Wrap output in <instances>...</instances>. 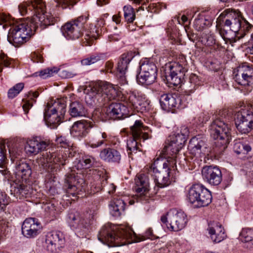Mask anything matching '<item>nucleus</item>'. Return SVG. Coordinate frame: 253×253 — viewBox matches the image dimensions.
Wrapping results in <instances>:
<instances>
[{"label":"nucleus","mask_w":253,"mask_h":253,"mask_svg":"<svg viewBox=\"0 0 253 253\" xmlns=\"http://www.w3.org/2000/svg\"><path fill=\"white\" fill-rule=\"evenodd\" d=\"M188 134V128L183 126L180 133L170 135L163 151L167 160L158 158L149 167L148 172L175 173L176 155L184 146Z\"/></svg>","instance_id":"f257e3e1"},{"label":"nucleus","mask_w":253,"mask_h":253,"mask_svg":"<svg viewBox=\"0 0 253 253\" xmlns=\"http://www.w3.org/2000/svg\"><path fill=\"white\" fill-rule=\"evenodd\" d=\"M57 20L53 15L47 14L34 16L30 24L27 20L20 21L10 28L7 40L14 46H18L26 42L39 27L44 29L48 26L53 25Z\"/></svg>","instance_id":"f03ea898"},{"label":"nucleus","mask_w":253,"mask_h":253,"mask_svg":"<svg viewBox=\"0 0 253 253\" xmlns=\"http://www.w3.org/2000/svg\"><path fill=\"white\" fill-rule=\"evenodd\" d=\"M85 92L86 103L91 105L97 99L105 104L116 99L118 95L119 87L107 82L97 81L89 84Z\"/></svg>","instance_id":"7ed1b4c3"},{"label":"nucleus","mask_w":253,"mask_h":253,"mask_svg":"<svg viewBox=\"0 0 253 253\" xmlns=\"http://www.w3.org/2000/svg\"><path fill=\"white\" fill-rule=\"evenodd\" d=\"M74 157L75 158V163L76 165V162L81 158V156L75 147H72L66 151H53L52 149L43 153L39 160V164L42 165L48 173L57 172L58 164L65 165L69 162L70 158Z\"/></svg>","instance_id":"20e7f679"},{"label":"nucleus","mask_w":253,"mask_h":253,"mask_svg":"<svg viewBox=\"0 0 253 253\" xmlns=\"http://www.w3.org/2000/svg\"><path fill=\"white\" fill-rule=\"evenodd\" d=\"M227 111L220 110L216 114V118L211 125L209 128L211 137L215 140V145L224 149L231 139L230 129L223 120Z\"/></svg>","instance_id":"39448f33"},{"label":"nucleus","mask_w":253,"mask_h":253,"mask_svg":"<svg viewBox=\"0 0 253 253\" xmlns=\"http://www.w3.org/2000/svg\"><path fill=\"white\" fill-rule=\"evenodd\" d=\"M131 236V233L126 229L116 230L115 225L107 223L104 225L99 232L98 240L104 244L111 247L123 246Z\"/></svg>","instance_id":"423d86ee"},{"label":"nucleus","mask_w":253,"mask_h":253,"mask_svg":"<svg viewBox=\"0 0 253 253\" xmlns=\"http://www.w3.org/2000/svg\"><path fill=\"white\" fill-rule=\"evenodd\" d=\"M188 201L195 208L208 206L212 200L211 192L202 185H193L189 190L187 196Z\"/></svg>","instance_id":"0eeeda50"},{"label":"nucleus","mask_w":253,"mask_h":253,"mask_svg":"<svg viewBox=\"0 0 253 253\" xmlns=\"http://www.w3.org/2000/svg\"><path fill=\"white\" fill-rule=\"evenodd\" d=\"M144 129L142 122L139 120H136L131 126L132 137L127 140V152L128 155L136 153L137 151H140L141 140L144 141L149 138L148 134L143 132Z\"/></svg>","instance_id":"6e6552de"},{"label":"nucleus","mask_w":253,"mask_h":253,"mask_svg":"<svg viewBox=\"0 0 253 253\" xmlns=\"http://www.w3.org/2000/svg\"><path fill=\"white\" fill-rule=\"evenodd\" d=\"M161 221L166 224L167 227L173 231H178L183 229L188 221L186 214L181 210L175 209L170 210L161 218Z\"/></svg>","instance_id":"1a4fd4ad"},{"label":"nucleus","mask_w":253,"mask_h":253,"mask_svg":"<svg viewBox=\"0 0 253 253\" xmlns=\"http://www.w3.org/2000/svg\"><path fill=\"white\" fill-rule=\"evenodd\" d=\"M235 124L242 134L248 133L253 129V103L245 106L237 113Z\"/></svg>","instance_id":"9d476101"},{"label":"nucleus","mask_w":253,"mask_h":253,"mask_svg":"<svg viewBox=\"0 0 253 253\" xmlns=\"http://www.w3.org/2000/svg\"><path fill=\"white\" fill-rule=\"evenodd\" d=\"M234 74L236 82L245 87V92H251L253 84V68L245 63L237 68Z\"/></svg>","instance_id":"9b49d317"},{"label":"nucleus","mask_w":253,"mask_h":253,"mask_svg":"<svg viewBox=\"0 0 253 253\" xmlns=\"http://www.w3.org/2000/svg\"><path fill=\"white\" fill-rule=\"evenodd\" d=\"M140 72L137 75V83L142 85H149L154 83L157 76V68L153 62L148 61L141 63L139 66Z\"/></svg>","instance_id":"f8f14e48"},{"label":"nucleus","mask_w":253,"mask_h":253,"mask_svg":"<svg viewBox=\"0 0 253 253\" xmlns=\"http://www.w3.org/2000/svg\"><path fill=\"white\" fill-rule=\"evenodd\" d=\"M87 19L86 16H81L75 20L66 23L62 27L63 34L69 39H78L82 35V30Z\"/></svg>","instance_id":"ddd939ff"},{"label":"nucleus","mask_w":253,"mask_h":253,"mask_svg":"<svg viewBox=\"0 0 253 253\" xmlns=\"http://www.w3.org/2000/svg\"><path fill=\"white\" fill-rule=\"evenodd\" d=\"M134 190L137 200L143 203L153 201L149 193V182L147 175H136L135 178Z\"/></svg>","instance_id":"4468645a"},{"label":"nucleus","mask_w":253,"mask_h":253,"mask_svg":"<svg viewBox=\"0 0 253 253\" xmlns=\"http://www.w3.org/2000/svg\"><path fill=\"white\" fill-rule=\"evenodd\" d=\"M67 221L70 227L80 238L86 237L89 231V224L77 211L68 214Z\"/></svg>","instance_id":"2eb2a0df"},{"label":"nucleus","mask_w":253,"mask_h":253,"mask_svg":"<svg viewBox=\"0 0 253 253\" xmlns=\"http://www.w3.org/2000/svg\"><path fill=\"white\" fill-rule=\"evenodd\" d=\"M64 187L66 193L73 196L81 195V193L85 190V184L84 179H79L78 176L75 175H66Z\"/></svg>","instance_id":"dca6fc26"},{"label":"nucleus","mask_w":253,"mask_h":253,"mask_svg":"<svg viewBox=\"0 0 253 253\" xmlns=\"http://www.w3.org/2000/svg\"><path fill=\"white\" fill-rule=\"evenodd\" d=\"M219 17H224V26L229 27L231 31L239 33L243 19L239 10L225 9L220 14Z\"/></svg>","instance_id":"f3484780"},{"label":"nucleus","mask_w":253,"mask_h":253,"mask_svg":"<svg viewBox=\"0 0 253 253\" xmlns=\"http://www.w3.org/2000/svg\"><path fill=\"white\" fill-rule=\"evenodd\" d=\"M65 243L63 234L59 231H52L45 236V247L51 253H58L64 246Z\"/></svg>","instance_id":"a211bd4d"},{"label":"nucleus","mask_w":253,"mask_h":253,"mask_svg":"<svg viewBox=\"0 0 253 253\" xmlns=\"http://www.w3.org/2000/svg\"><path fill=\"white\" fill-rule=\"evenodd\" d=\"M46 6L44 2L42 0H31L30 2H25L21 3L18 7L19 11L22 15H24L28 13V10H32L31 8L34 9L36 14L34 15L30 20L29 19L26 20L29 21V24L32 21L33 17L35 16L41 15L42 14H49L52 15L49 12H46L44 9Z\"/></svg>","instance_id":"6ab92c4d"},{"label":"nucleus","mask_w":253,"mask_h":253,"mask_svg":"<svg viewBox=\"0 0 253 253\" xmlns=\"http://www.w3.org/2000/svg\"><path fill=\"white\" fill-rule=\"evenodd\" d=\"M126 99L128 105L138 112L146 110L149 105L145 95L141 93L130 92L127 94Z\"/></svg>","instance_id":"aec40b11"},{"label":"nucleus","mask_w":253,"mask_h":253,"mask_svg":"<svg viewBox=\"0 0 253 253\" xmlns=\"http://www.w3.org/2000/svg\"><path fill=\"white\" fill-rule=\"evenodd\" d=\"M94 124L86 120L76 122L73 125L70 132L71 135L78 138L84 137L88 134L89 128L94 126Z\"/></svg>","instance_id":"412c9836"},{"label":"nucleus","mask_w":253,"mask_h":253,"mask_svg":"<svg viewBox=\"0 0 253 253\" xmlns=\"http://www.w3.org/2000/svg\"><path fill=\"white\" fill-rule=\"evenodd\" d=\"M49 143L48 140H43L36 137L27 141L25 149L28 154L35 155L44 150L49 146Z\"/></svg>","instance_id":"4be33fe9"},{"label":"nucleus","mask_w":253,"mask_h":253,"mask_svg":"<svg viewBox=\"0 0 253 253\" xmlns=\"http://www.w3.org/2000/svg\"><path fill=\"white\" fill-rule=\"evenodd\" d=\"M106 114L109 118L122 119L129 116L126 106L121 103H112L106 109Z\"/></svg>","instance_id":"5701e85b"},{"label":"nucleus","mask_w":253,"mask_h":253,"mask_svg":"<svg viewBox=\"0 0 253 253\" xmlns=\"http://www.w3.org/2000/svg\"><path fill=\"white\" fill-rule=\"evenodd\" d=\"M40 223L34 218L26 219L22 225V234L27 238H33L39 233Z\"/></svg>","instance_id":"b1692460"},{"label":"nucleus","mask_w":253,"mask_h":253,"mask_svg":"<svg viewBox=\"0 0 253 253\" xmlns=\"http://www.w3.org/2000/svg\"><path fill=\"white\" fill-rule=\"evenodd\" d=\"M181 99L175 95L164 94L161 96L160 103L162 108L169 111L175 108H179Z\"/></svg>","instance_id":"393cba45"},{"label":"nucleus","mask_w":253,"mask_h":253,"mask_svg":"<svg viewBox=\"0 0 253 253\" xmlns=\"http://www.w3.org/2000/svg\"><path fill=\"white\" fill-rule=\"evenodd\" d=\"M207 230L211 240L214 243H219L226 237L224 228L219 223L212 222L209 224Z\"/></svg>","instance_id":"a878e982"},{"label":"nucleus","mask_w":253,"mask_h":253,"mask_svg":"<svg viewBox=\"0 0 253 253\" xmlns=\"http://www.w3.org/2000/svg\"><path fill=\"white\" fill-rule=\"evenodd\" d=\"M175 65L174 66L167 65L169 72H168L169 74L166 75V79L169 85H172L176 86L182 82L185 73L179 71L176 69L177 65Z\"/></svg>","instance_id":"bb28decb"},{"label":"nucleus","mask_w":253,"mask_h":253,"mask_svg":"<svg viewBox=\"0 0 253 253\" xmlns=\"http://www.w3.org/2000/svg\"><path fill=\"white\" fill-rule=\"evenodd\" d=\"M207 148L206 141L200 137H194L189 142V149L195 156H201L202 154L206 153Z\"/></svg>","instance_id":"cd10ccee"},{"label":"nucleus","mask_w":253,"mask_h":253,"mask_svg":"<svg viewBox=\"0 0 253 253\" xmlns=\"http://www.w3.org/2000/svg\"><path fill=\"white\" fill-rule=\"evenodd\" d=\"M100 158L103 161L115 164H119L121 162L122 156L120 152L114 148H104L101 151L99 154Z\"/></svg>","instance_id":"c85d7f7f"},{"label":"nucleus","mask_w":253,"mask_h":253,"mask_svg":"<svg viewBox=\"0 0 253 253\" xmlns=\"http://www.w3.org/2000/svg\"><path fill=\"white\" fill-rule=\"evenodd\" d=\"M134 56V53L131 51L121 55L117 64V71L120 74H126L128 69V64Z\"/></svg>","instance_id":"c756f323"},{"label":"nucleus","mask_w":253,"mask_h":253,"mask_svg":"<svg viewBox=\"0 0 253 253\" xmlns=\"http://www.w3.org/2000/svg\"><path fill=\"white\" fill-rule=\"evenodd\" d=\"M63 116L57 113L50 112L49 109L46 108L44 113V119L46 125L51 128H55L60 124Z\"/></svg>","instance_id":"7c9ffc66"},{"label":"nucleus","mask_w":253,"mask_h":253,"mask_svg":"<svg viewBox=\"0 0 253 253\" xmlns=\"http://www.w3.org/2000/svg\"><path fill=\"white\" fill-rule=\"evenodd\" d=\"M125 208V203L121 199H114L110 201L109 205L110 213L114 217L120 216L124 211Z\"/></svg>","instance_id":"2f4dec72"},{"label":"nucleus","mask_w":253,"mask_h":253,"mask_svg":"<svg viewBox=\"0 0 253 253\" xmlns=\"http://www.w3.org/2000/svg\"><path fill=\"white\" fill-rule=\"evenodd\" d=\"M66 104L64 99H57L54 102L47 103L46 108L49 109L50 112L57 113L60 115L64 116L66 112Z\"/></svg>","instance_id":"473e14b6"},{"label":"nucleus","mask_w":253,"mask_h":253,"mask_svg":"<svg viewBox=\"0 0 253 253\" xmlns=\"http://www.w3.org/2000/svg\"><path fill=\"white\" fill-rule=\"evenodd\" d=\"M69 112L72 117L75 118L85 116L86 111L83 103L74 101L70 104Z\"/></svg>","instance_id":"72a5a7b5"},{"label":"nucleus","mask_w":253,"mask_h":253,"mask_svg":"<svg viewBox=\"0 0 253 253\" xmlns=\"http://www.w3.org/2000/svg\"><path fill=\"white\" fill-rule=\"evenodd\" d=\"M94 158L91 156H84L82 159L80 158L76 162L77 164L75 165L74 169L78 170L87 169L92 166L94 163Z\"/></svg>","instance_id":"f704fd0d"},{"label":"nucleus","mask_w":253,"mask_h":253,"mask_svg":"<svg viewBox=\"0 0 253 253\" xmlns=\"http://www.w3.org/2000/svg\"><path fill=\"white\" fill-rule=\"evenodd\" d=\"M107 140V134L105 132H100L94 136L92 140L89 142L88 145L92 148H96L101 146Z\"/></svg>","instance_id":"c9c22d12"},{"label":"nucleus","mask_w":253,"mask_h":253,"mask_svg":"<svg viewBox=\"0 0 253 253\" xmlns=\"http://www.w3.org/2000/svg\"><path fill=\"white\" fill-rule=\"evenodd\" d=\"M211 25V20L206 19L204 16L200 15L194 20L193 26L198 31H203Z\"/></svg>","instance_id":"e433bc0d"},{"label":"nucleus","mask_w":253,"mask_h":253,"mask_svg":"<svg viewBox=\"0 0 253 253\" xmlns=\"http://www.w3.org/2000/svg\"><path fill=\"white\" fill-rule=\"evenodd\" d=\"M154 179L157 186V190L155 194L157 193L159 188L168 186L171 183L170 175H156Z\"/></svg>","instance_id":"4c0bfd02"},{"label":"nucleus","mask_w":253,"mask_h":253,"mask_svg":"<svg viewBox=\"0 0 253 253\" xmlns=\"http://www.w3.org/2000/svg\"><path fill=\"white\" fill-rule=\"evenodd\" d=\"M177 65L176 69L179 71H182L186 73L187 71V61L186 57L184 55H179L176 59V61L173 62L169 63L168 65L170 66Z\"/></svg>","instance_id":"58836bf2"},{"label":"nucleus","mask_w":253,"mask_h":253,"mask_svg":"<svg viewBox=\"0 0 253 253\" xmlns=\"http://www.w3.org/2000/svg\"><path fill=\"white\" fill-rule=\"evenodd\" d=\"M233 149L234 152L237 154H245L250 152L252 148L249 144L237 141L234 145Z\"/></svg>","instance_id":"ea45409f"},{"label":"nucleus","mask_w":253,"mask_h":253,"mask_svg":"<svg viewBox=\"0 0 253 253\" xmlns=\"http://www.w3.org/2000/svg\"><path fill=\"white\" fill-rule=\"evenodd\" d=\"M59 71V68L57 67H50L44 69L38 72L35 73L36 76H40L42 79H46L48 77L53 76L55 74H56Z\"/></svg>","instance_id":"a19ab883"},{"label":"nucleus","mask_w":253,"mask_h":253,"mask_svg":"<svg viewBox=\"0 0 253 253\" xmlns=\"http://www.w3.org/2000/svg\"><path fill=\"white\" fill-rule=\"evenodd\" d=\"M30 99L27 100L23 99V104L22 108L25 114H27L30 108L33 106V102L35 101V99L38 97L39 94L38 92H29Z\"/></svg>","instance_id":"79ce46f5"},{"label":"nucleus","mask_w":253,"mask_h":253,"mask_svg":"<svg viewBox=\"0 0 253 253\" xmlns=\"http://www.w3.org/2000/svg\"><path fill=\"white\" fill-rule=\"evenodd\" d=\"M207 32L203 34L200 38V42L205 45L211 46L215 43L214 36L211 32Z\"/></svg>","instance_id":"37998d69"},{"label":"nucleus","mask_w":253,"mask_h":253,"mask_svg":"<svg viewBox=\"0 0 253 253\" xmlns=\"http://www.w3.org/2000/svg\"><path fill=\"white\" fill-rule=\"evenodd\" d=\"M240 238L242 242H248L253 240V229L243 228L240 234Z\"/></svg>","instance_id":"c03bdc74"},{"label":"nucleus","mask_w":253,"mask_h":253,"mask_svg":"<svg viewBox=\"0 0 253 253\" xmlns=\"http://www.w3.org/2000/svg\"><path fill=\"white\" fill-rule=\"evenodd\" d=\"M104 55L103 54H96L91 55L88 58L84 59L81 61L83 65L87 66L94 64L101 60L103 59Z\"/></svg>","instance_id":"a18cd8bd"},{"label":"nucleus","mask_w":253,"mask_h":253,"mask_svg":"<svg viewBox=\"0 0 253 253\" xmlns=\"http://www.w3.org/2000/svg\"><path fill=\"white\" fill-rule=\"evenodd\" d=\"M124 17L128 23H132L135 18L134 9L130 5L124 7Z\"/></svg>","instance_id":"49530a36"},{"label":"nucleus","mask_w":253,"mask_h":253,"mask_svg":"<svg viewBox=\"0 0 253 253\" xmlns=\"http://www.w3.org/2000/svg\"><path fill=\"white\" fill-rule=\"evenodd\" d=\"M219 33L224 41L229 42L235 41V37L239 34L238 33L231 31L230 30L229 32H227L222 28L219 30Z\"/></svg>","instance_id":"de8ad7c7"},{"label":"nucleus","mask_w":253,"mask_h":253,"mask_svg":"<svg viewBox=\"0 0 253 253\" xmlns=\"http://www.w3.org/2000/svg\"><path fill=\"white\" fill-rule=\"evenodd\" d=\"M24 87V84L23 83H21L16 84L8 90L7 93L8 97L11 99L14 98L23 89Z\"/></svg>","instance_id":"09e8293b"},{"label":"nucleus","mask_w":253,"mask_h":253,"mask_svg":"<svg viewBox=\"0 0 253 253\" xmlns=\"http://www.w3.org/2000/svg\"><path fill=\"white\" fill-rule=\"evenodd\" d=\"M203 178L211 185H218L222 181V175H204Z\"/></svg>","instance_id":"8fccbe9b"},{"label":"nucleus","mask_w":253,"mask_h":253,"mask_svg":"<svg viewBox=\"0 0 253 253\" xmlns=\"http://www.w3.org/2000/svg\"><path fill=\"white\" fill-rule=\"evenodd\" d=\"M221 171L217 166H206L202 169V174H221Z\"/></svg>","instance_id":"3c124183"},{"label":"nucleus","mask_w":253,"mask_h":253,"mask_svg":"<svg viewBox=\"0 0 253 253\" xmlns=\"http://www.w3.org/2000/svg\"><path fill=\"white\" fill-rule=\"evenodd\" d=\"M16 173H25V174H32V172L30 166L28 164L24 162L16 166Z\"/></svg>","instance_id":"603ef678"},{"label":"nucleus","mask_w":253,"mask_h":253,"mask_svg":"<svg viewBox=\"0 0 253 253\" xmlns=\"http://www.w3.org/2000/svg\"><path fill=\"white\" fill-rule=\"evenodd\" d=\"M241 27L239 32V34L242 35L246 34V32H248L253 27V26L250 24L247 20L243 17L241 21Z\"/></svg>","instance_id":"864d4df0"},{"label":"nucleus","mask_w":253,"mask_h":253,"mask_svg":"<svg viewBox=\"0 0 253 253\" xmlns=\"http://www.w3.org/2000/svg\"><path fill=\"white\" fill-rule=\"evenodd\" d=\"M189 82L191 84V88L189 91L192 92L195 90L196 87L199 85L200 81L198 76L195 74H192L190 76Z\"/></svg>","instance_id":"5fc2aeb1"},{"label":"nucleus","mask_w":253,"mask_h":253,"mask_svg":"<svg viewBox=\"0 0 253 253\" xmlns=\"http://www.w3.org/2000/svg\"><path fill=\"white\" fill-rule=\"evenodd\" d=\"M56 6H61L63 8H66L70 6H73L77 2V0H56Z\"/></svg>","instance_id":"6e6d98bb"},{"label":"nucleus","mask_w":253,"mask_h":253,"mask_svg":"<svg viewBox=\"0 0 253 253\" xmlns=\"http://www.w3.org/2000/svg\"><path fill=\"white\" fill-rule=\"evenodd\" d=\"M55 142L57 145L61 147L66 148L70 146V144L67 139L62 136L56 137Z\"/></svg>","instance_id":"4d7b16f0"},{"label":"nucleus","mask_w":253,"mask_h":253,"mask_svg":"<svg viewBox=\"0 0 253 253\" xmlns=\"http://www.w3.org/2000/svg\"><path fill=\"white\" fill-rule=\"evenodd\" d=\"M10 64V60L7 56L4 53L0 54V72H2V65L8 67Z\"/></svg>","instance_id":"13d9d810"},{"label":"nucleus","mask_w":253,"mask_h":253,"mask_svg":"<svg viewBox=\"0 0 253 253\" xmlns=\"http://www.w3.org/2000/svg\"><path fill=\"white\" fill-rule=\"evenodd\" d=\"M17 193H19V195L23 197H27L30 196V193L29 192L28 187L23 185H19L17 187Z\"/></svg>","instance_id":"bf43d9fd"},{"label":"nucleus","mask_w":253,"mask_h":253,"mask_svg":"<svg viewBox=\"0 0 253 253\" xmlns=\"http://www.w3.org/2000/svg\"><path fill=\"white\" fill-rule=\"evenodd\" d=\"M8 203L6 195L5 193L0 192V211H1Z\"/></svg>","instance_id":"052dcab7"},{"label":"nucleus","mask_w":253,"mask_h":253,"mask_svg":"<svg viewBox=\"0 0 253 253\" xmlns=\"http://www.w3.org/2000/svg\"><path fill=\"white\" fill-rule=\"evenodd\" d=\"M89 171H92L94 174L96 173L100 174H107V173L106 169H105L104 167L102 166L93 167L91 169H89Z\"/></svg>","instance_id":"680f3d73"},{"label":"nucleus","mask_w":253,"mask_h":253,"mask_svg":"<svg viewBox=\"0 0 253 253\" xmlns=\"http://www.w3.org/2000/svg\"><path fill=\"white\" fill-rule=\"evenodd\" d=\"M5 146L3 144L0 145V165L2 164L6 157H5Z\"/></svg>","instance_id":"e2e57ef3"},{"label":"nucleus","mask_w":253,"mask_h":253,"mask_svg":"<svg viewBox=\"0 0 253 253\" xmlns=\"http://www.w3.org/2000/svg\"><path fill=\"white\" fill-rule=\"evenodd\" d=\"M77 75V73L73 71H63L62 76L66 78H71Z\"/></svg>","instance_id":"0e129e2a"},{"label":"nucleus","mask_w":253,"mask_h":253,"mask_svg":"<svg viewBox=\"0 0 253 253\" xmlns=\"http://www.w3.org/2000/svg\"><path fill=\"white\" fill-rule=\"evenodd\" d=\"M174 20L177 21L178 24L184 25L188 21V18L185 15H182L180 19L179 17H174Z\"/></svg>","instance_id":"69168bd1"},{"label":"nucleus","mask_w":253,"mask_h":253,"mask_svg":"<svg viewBox=\"0 0 253 253\" xmlns=\"http://www.w3.org/2000/svg\"><path fill=\"white\" fill-rule=\"evenodd\" d=\"M114 63L111 61H107L105 64L106 70L108 72L112 73L113 72Z\"/></svg>","instance_id":"338daca9"},{"label":"nucleus","mask_w":253,"mask_h":253,"mask_svg":"<svg viewBox=\"0 0 253 253\" xmlns=\"http://www.w3.org/2000/svg\"><path fill=\"white\" fill-rule=\"evenodd\" d=\"M118 76H119V82L121 84L124 85L127 84V81L126 80L125 75L120 74L119 73Z\"/></svg>","instance_id":"774afa93"}]
</instances>
